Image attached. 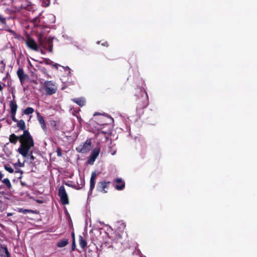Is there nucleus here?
Returning <instances> with one entry per match:
<instances>
[{
	"mask_svg": "<svg viewBox=\"0 0 257 257\" xmlns=\"http://www.w3.org/2000/svg\"><path fill=\"white\" fill-rule=\"evenodd\" d=\"M39 44L45 49H48L49 51L52 52V42L51 38H46L43 36H40L38 38Z\"/></svg>",
	"mask_w": 257,
	"mask_h": 257,
	"instance_id": "7ed1b4c3",
	"label": "nucleus"
},
{
	"mask_svg": "<svg viewBox=\"0 0 257 257\" xmlns=\"http://www.w3.org/2000/svg\"><path fill=\"white\" fill-rule=\"evenodd\" d=\"M11 215H12V214H11V213H8V216H11Z\"/></svg>",
	"mask_w": 257,
	"mask_h": 257,
	"instance_id": "72a5a7b5",
	"label": "nucleus"
},
{
	"mask_svg": "<svg viewBox=\"0 0 257 257\" xmlns=\"http://www.w3.org/2000/svg\"><path fill=\"white\" fill-rule=\"evenodd\" d=\"M3 177V175L2 174V173L0 172V180Z\"/></svg>",
	"mask_w": 257,
	"mask_h": 257,
	"instance_id": "7c9ffc66",
	"label": "nucleus"
},
{
	"mask_svg": "<svg viewBox=\"0 0 257 257\" xmlns=\"http://www.w3.org/2000/svg\"><path fill=\"white\" fill-rule=\"evenodd\" d=\"M24 163L25 162H21L19 160H18V162L14 164V166L16 169H18L19 168L24 167Z\"/></svg>",
	"mask_w": 257,
	"mask_h": 257,
	"instance_id": "412c9836",
	"label": "nucleus"
},
{
	"mask_svg": "<svg viewBox=\"0 0 257 257\" xmlns=\"http://www.w3.org/2000/svg\"><path fill=\"white\" fill-rule=\"evenodd\" d=\"M2 257H10L8 250L6 247H3L1 249Z\"/></svg>",
	"mask_w": 257,
	"mask_h": 257,
	"instance_id": "4468645a",
	"label": "nucleus"
},
{
	"mask_svg": "<svg viewBox=\"0 0 257 257\" xmlns=\"http://www.w3.org/2000/svg\"><path fill=\"white\" fill-rule=\"evenodd\" d=\"M19 211L20 212H22V213L25 214V213H27L28 212H30V210H28V209H23L20 208V209H19Z\"/></svg>",
	"mask_w": 257,
	"mask_h": 257,
	"instance_id": "a878e982",
	"label": "nucleus"
},
{
	"mask_svg": "<svg viewBox=\"0 0 257 257\" xmlns=\"http://www.w3.org/2000/svg\"><path fill=\"white\" fill-rule=\"evenodd\" d=\"M34 112L33 108L31 107H28L27 109H26L24 111V113L26 114H31Z\"/></svg>",
	"mask_w": 257,
	"mask_h": 257,
	"instance_id": "4be33fe9",
	"label": "nucleus"
},
{
	"mask_svg": "<svg viewBox=\"0 0 257 257\" xmlns=\"http://www.w3.org/2000/svg\"><path fill=\"white\" fill-rule=\"evenodd\" d=\"M15 115H16V113H11V117L13 121H14L15 122H17L18 120L15 117Z\"/></svg>",
	"mask_w": 257,
	"mask_h": 257,
	"instance_id": "bb28decb",
	"label": "nucleus"
},
{
	"mask_svg": "<svg viewBox=\"0 0 257 257\" xmlns=\"http://www.w3.org/2000/svg\"><path fill=\"white\" fill-rule=\"evenodd\" d=\"M10 107L11 113H16L17 109V105L14 101L10 102Z\"/></svg>",
	"mask_w": 257,
	"mask_h": 257,
	"instance_id": "2eb2a0df",
	"label": "nucleus"
},
{
	"mask_svg": "<svg viewBox=\"0 0 257 257\" xmlns=\"http://www.w3.org/2000/svg\"><path fill=\"white\" fill-rule=\"evenodd\" d=\"M75 249V244H74V241L73 242V245H72V250H74Z\"/></svg>",
	"mask_w": 257,
	"mask_h": 257,
	"instance_id": "c756f323",
	"label": "nucleus"
},
{
	"mask_svg": "<svg viewBox=\"0 0 257 257\" xmlns=\"http://www.w3.org/2000/svg\"><path fill=\"white\" fill-rule=\"evenodd\" d=\"M2 89H3V87L1 85V84H0V91H1Z\"/></svg>",
	"mask_w": 257,
	"mask_h": 257,
	"instance_id": "2f4dec72",
	"label": "nucleus"
},
{
	"mask_svg": "<svg viewBox=\"0 0 257 257\" xmlns=\"http://www.w3.org/2000/svg\"><path fill=\"white\" fill-rule=\"evenodd\" d=\"M20 137L21 136L19 137H18L16 136L15 134H12L10 136L9 140L10 142L12 143H13L14 144H16L17 142H18V140H20Z\"/></svg>",
	"mask_w": 257,
	"mask_h": 257,
	"instance_id": "9b49d317",
	"label": "nucleus"
},
{
	"mask_svg": "<svg viewBox=\"0 0 257 257\" xmlns=\"http://www.w3.org/2000/svg\"><path fill=\"white\" fill-rule=\"evenodd\" d=\"M79 242L80 246L84 248L86 245V242L81 236H79Z\"/></svg>",
	"mask_w": 257,
	"mask_h": 257,
	"instance_id": "aec40b11",
	"label": "nucleus"
},
{
	"mask_svg": "<svg viewBox=\"0 0 257 257\" xmlns=\"http://www.w3.org/2000/svg\"><path fill=\"white\" fill-rule=\"evenodd\" d=\"M53 66L54 67L56 68V69H58V67L59 66H60V65H59V64L56 63V64H53Z\"/></svg>",
	"mask_w": 257,
	"mask_h": 257,
	"instance_id": "c85d7f7f",
	"label": "nucleus"
},
{
	"mask_svg": "<svg viewBox=\"0 0 257 257\" xmlns=\"http://www.w3.org/2000/svg\"><path fill=\"white\" fill-rule=\"evenodd\" d=\"M115 152H113V153H112V155H114L115 154Z\"/></svg>",
	"mask_w": 257,
	"mask_h": 257,
	"instance_id": "f704fd0d",
	"label": "nucleus"
},
{
	"mask_svg": "<svg viewBox=\"0 0 257 257\" xmlns=\"http://www.w3.org/2000/svg\"><path fill=\"white\" fill-rule=\"evenodd\" d=\"M68 243L67 239H63L59 242H58L57 244V246L59 247H63L66 246Z\"/></svg>",
	"mask_w": 257,
	"mask_h": 257,
	"instance_id": "6ab92c4d",
	"label": "nucleus"
},
{
	"mask_svg": "<svg viewBox=\"0 0 257 257\" xmlns=\"http://www.w3.org/2000/svg\"><path fill=\"white\" fill-rule=\"evenodd\" d=\"M96 177V174L95 173V172H93L92 174H91V178H90V189H92L94 188V185H95V179Z\"/></svg>",
	"mask_w": 257,
	"mask_h": 257,
	"instance_id": "ddd939ff",
	"label": "nucleus"
},
{
	"mask_svg": "<svg viewBox=\"0 0 257 257\" xmlns=\"http://www.w3.org/2000/svg\"><path fill=\"white\" fill-rule=\"evenodd\" d=\"M17 125L18 127H19L22 130H24V132L26 131L25 130V123L23 120H20L19 121H18Z\"/></svg>",
	"mask_w": 257,
	"mask_h": 257,
	"instance_id": "a211bd4d",
	"label": "nucleus"
},
{
	"mask_svg": "<svg viewBox=\"0 0 257 257\" xmlns=\"http://www.w3.org/2000/svg\"><path fill=\"white\" fill-rule=\"evenodd\" d=\"M44 88L48 95H51L55 93L57 90V87L55 84L52 81H46L44 84Z\"/></svg>",
	"mask_w": 257,
	"mask_h": 257,
	"instance_id": "20e7f679",
	"label": "nucleus"
},
{
	"mask_svg": "<svg viewBox=\"0 0 257 257\" xmlns=\"http://www.w3.org/2000/svg\"><path fill=\"white\" fill-rule=\"evenodd\" d=\"M116 185L115 187L116 189L120 190L122 189L124 187V183L122 181L121 179L118 178L115 180Z\"/></svg>",
	"mask_w": 257,
	"mask_h": 257,
	"instance_id": "9d476101",
	"label": "nucleus"
},
{
	"mask_svg": "<svg viewBox=\"0 0 257 257\" xmlns=\"http://www.w3.org/2000/svg\"><path fill=\"white\" fill-rule=\"evenodd\" d=\"M109 182H102L100 183V191L105 193L107 191L105 190V188L108 187Z\"/></svg>",
	"mask_w": 257,
	"mask_h": 257,
	"instance_id": "f8f14e48",
	"label": "nucleus"
},
{
	"mask_svg": "<svg viewBox=\"0 0 257 257\" xmlns=\"http://www.w3.org/2000/svg\"><path fill=\"white\" fill-rule=\"evenodd\" d=\"M73 100L80 106L84 105L85 102V100L82 98L74 99Z\"/></svg>",
	"mask_w": 257,
	"mask_h": 257,
	"instance_id": "f3484780",
	"label": "nucleus"
},
{
	"mask_svg": "<svg viewBox=\"0 0 257 257\" xmlns=\"http://www.w3.org/2000/svg\"><path fill=\"white\" fill-rule=\"evenodd\" d=\"M91 148V142L90 140H87L83 145H79L77 148L76 150L80 153H85L88 152Z\"/></svg>",
	"mask_w": 257,
	"mask_h": 257,
	"instance_id": "423d86ee",
	"label": "nucleus"
},
{
	"mask_svg": "<svg viewBox=\"0 0 257 257\" xmlns=\"http://www.w3.org/2000/svg\"><path fill=\"white\" fill-rule=\"evenodd\" d=\"M99 152L100 149L99 148L94 149L93 150L89 160H88V163L92 164L98 156Z\"/></svg>",
	"mask_w": 257,
	"mask_h": 257,
	"instance_id": "0eeeda50",
	"label": "nucleus"
},
{
	"mask_svg": "<svg viewBox=\"0 0 257 257\" xmlns=\"http://www.w3.org/2000/svg\"><path fill=\"white\" fill-rule=\"evenodd\" d=\"M26 44L29 48L36 51L38 50V46L33 39L30 38H28L26 41Z\"/></svg>",
	"mask_w": 257,
	"mask_h": 257,
	"instance_id": "6e6552de",
	"label": "nucleus"
},
{
	"mask_svg": "<svg viewBox=\"0 0 257 257\" xmlns=\"http://www.w3.org/2000/svg\"><path fill=\"white\" fill-rule=\"evenodd\" d=\"M134 255H137L139 256L140 257H146V256H144L143 255V254L141 253V251L139 249H136L135 251L133 252Z\"/></svg>",
	"mask_w": 257,
	"mask_h": 257,
	"instance_id": "5701e85b",
	"label": "nucleus"
},
{
	"mask_svg": "<svg viewBox=\"0 0 257 257\" xmlns=\"http://www.w3.org/2000/svg\"><path fill=\"white\" fill-rule=\"evenodd\" d=\"M135 96L138 97L137 100V112L139 115L143 113L142 110L147 107L149 104V97L146 91L141 88L137 89Z\"/></svg>",
	"mask_w": 257,
	"mask_h": 257,
	"instance_id": "f03ea898",
	"label": "nucleus"
},
{
	"mask_svg": "<svg viewBox=\"0 0 257 257\" xmlns=\"http://www.w3.org/2000/svg\"><path fill=\"white\" fill-rule=\"evenodd\" d=\"M59 196L60 198L61 201L63 204H69V199L67 193L64 186H60L59 189Z\"/></svg>",
	"mask_w": 257,
	"mask_h": 257,
	"instance_id": "39448f33",
	"label": "nucleus"
},
{
	"mask_svg": "<svg viewBox=\"0 0 257 257\" xmlns=\"http://www.w3.org/2000/svg\"><path fill=\"white\" fill-rule=\"evenodd\" d=\"M5 169H6V170H7L8 172H9L10 173H12L14 172L13 169L11 167H10L9 165H5Z\"/></svg>",
	"mask_w": 257,
	"mask_h": 257,
	"instance_id": "393cba45",
	"label": "nucleus"
},
{
	"mask_svg": "<svg viewBox=\"0 0 257 257\" xmlns=\"http://www.w3.org/2000/svg\"><path fill=\"white\" fill-rule=\"evenodd\" d=\"M20 146L18 149V152L24 158H27L29 156L31 161L34 160L32 155V148L34 146V140L28 131H25L20 137Z\"/></svg>",
	"mask_w": 257,
	"mask_h": 257,
	"instance_id": "f257e3e1",
	"label": "nucleus"
},
{
	"mask_svg": "<svg viewBox=\"0 0 257 257\" xmlns=\"http://www.w3.org/2000/svg\"><path fill=\"white\" fill-rule=\"evenodd\" d=\"M0 22H1L3 23H5V19L3 17H2L1 16H0Z\"/></svg>",
	"mask_w": 257,
	"mask_h": 257,
	"instance_id": "cd10ccee",
	"label": "nucleus"
},
{
	"mask_svg": "<svg viewBox=\"0 0 257 257\" xmlns=\"http://www.w3.org/2000/svg\"><path fill=\"white\" fill-rule=\"evenodd\" d=\"M65 69H67L68 70H70V68H69V67H66V68H65Z\"/></svg>",
	"mask_w": 257,
	"mask_h": 257,
	"instance_id": "473e14b6",
	"label": "nucleus"
},
{
	"mask_svg": "<svg viewBox=\"0 0 257 257\" xmlns=\"http://www.w3.org/2000/svg\"><path fill=\"white\" fill-rule=\"evenodd\" d=\"M17 75L20 80L22 84H23L26 80L29 79L28 76L26 75L24 73V71L21 69H19L18 70Z\"/></svg>",
	"mask_w": 257,
	"mask_h": 257,
	"instance_id": "1a4fd4ad",
	"label": "nucleus"
},
{
	"mask_svg": "<svg viewBox=\"0 0 257 257\" xmlns=\"http://www.w3.org/2000/svg\"><path fill=\"white\" fill-rule=\"evenodd\" d=\"M37 115H38V119L40 123L42 125V127L43 129H45L46 125H45V121L44 120L43 117L42 116H41L39 113H37Z\"/></svg>",
	"mask_w": 257,
	"mask_h": 257,
	"instance_id": "dca6fc26",
	"label": "nucleus"
},
{
	"mask_svg": "<svg viewBox=\"0 0 257 257\" xmlns=\"http://www.w3.org/2000/svg\"><path fill=\"white\" fill-rule=\"evenodd\" d=\"M3 182L9 188L11 187V184L8 179H4Z\"/></svg>",
	"mask_w": 257,
	"mask_h": 257,
	"instance_id": "b1692460",
	"label": "nucleus"
}]
</instances>
